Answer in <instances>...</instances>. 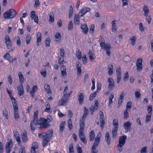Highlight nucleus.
I'll list each match as a JSON object with an SVG mask.
<instances>
[{
  "instance_id": "50",
  "label": "nucleus",
  "mask_w": 153,
  "mask_h": 153,
  "mask_svg": "<svg viewBox=\"0 0 153 153\" xmlns=\"http://www.w3.org/2000/svg\"><path fill=\"white\" fill-rule=\"evenodd\" d=\"M98 146H96V145H93L91 149L92 153H97L98 151L96 149V148Z\"/></svg>"
},
{
  "instance_id": "26",
  "label": "nucleus",
  "mask_w": 153,
  "mask_h": 153,
  "mask_svg": "<svg viewBox=\"0 0 153 153\" xmlns=\"http://www.w3.org/2000/svg\"><path fill=\"white\" fill-rule=\"evenodd\" d=\"M21 136L23 141L24 143L27 142L28 138L27 137V132L25 131H24L22 133Z\"/></svg>"
},
{
  "instance_id": "4",
  "label": "nucleus",
  "mask_w": 153,
  "mask_h": 153,
  "mask_svg": "<svg viewBox=\"0 0 153 153\" xmlns=\"http://www.w3.org/2000/svg\"><path fill=\"white\" fill-rule=\"evenodd\" d=\"M16 11L13 9H11L5 12L3 14L4 18L5 19H8L14 18L16 15Z\"/></svg>"
},
{
  "instance_id": "24",
  "label": "nucleus",
  "mask_w": 153,
  "mask_h": 153,
  "mask_svg": "<svg viewBox=\"0 0 153 153\" xmlns=\"http://www.w3.org/2000/svg\"><path fill=\"white\" fill-rule=\"evenodd\" d=\"M4 59L7 60L9 62H13V58L8 53L5 54L4 56Z\"/></svg>"
},
{
  "instance_id": "5",
  "label": "nucleus",
  "mask_w": 153,
  "mask_h": 153,
  "mask_svg": "<svg viewBox=\"0 0 153 153\" xmlns=\"http://www.w3.org/2000/svg\"><path fill=\"white\" fill-rule=\"evenodd\" d=\"M47 119L41 118L40 120H37L34 123V125H40L41 127L46 128L49 127V124L47 122Z\"/></svg>"
},
{
  "instance_id": "37",
  "label": "nucleus",
  "mask_w": 153,
  "mask_h": 153,
  "mask_svg": "<svg viewBox=\"0 0 153 153\" xmlns=\"http://www.w3.org/2000/svg\"><path fill=\"white\" fill-rule=\"evenodd\" d=\"M88 55L89 60L91 62H92L94 59V58L93 57V52L92 51H89Z\"/></svg>"
},
{
  "instance_id": "29",
  "label": "nucleus",
  "mask_w": 153,
  "mask_h": 153,
  "mask_svg": "<svg viewBox=\"0 0 153 153\" xmlns=\"http://www.w3.org/2000/svg\"><path fill=\"white\" fill-rule=\"evenodd\" d=\"M14 115V118L16 120L19 118V114L18 111V108L13 109Z\"/></svg>"
},
{
  "instance_id": "2",
  "label": "nucleus",
  "mask_w": 153,
  "mask_h": 153,
  "mask_svg": "<svg viewBox=\"0 0 153 153\" xmlns=\"http://www.w3.org/2000/svg\"><path fill=\"white\" fill-rule=\"evenodd\" d=\"M68 91V87L67 86L65 87L64 90V95L59 101V105H65L68 102V98L72 93V91H70L69 93H67Z\"/></svg>"
},
{
  "instance_id": "41",
  "label": "nucleus",
  "mask_w": 153,
  "mask_h": 153,
  "mask_svg": "<svg viewBox=\"0 0 153 153\" xmlns=\"http://www.w3.org/2000/svg\"><path fill=\"white\" fill-rule=\"evenodd\" d=\"M46 108L45 109V111L48 112H50V105L49 102H47L45 104Z\"/></svg>"
},
{
  "instance_id": "31",
  "label": "nucleus",
  "mask_w": 153,
  "mask_h": 153,
  "mask_svg": "<svg viewBox=\"0 0 153 153\" xmlns=\"http://www.w3.org/2000/svg\"><path fill=\"white\" fill-rule=\"evenodd\" d=\"M14 136L16 138V140L18 142H20L21 141L20 137L19 134L16 131H14Z\"/></svg>"
},
{
  "instance_id": "35",
  "label": "nucleus",
  "mask_w": 153,
  "mask_h": 153,
  "mask_svg": "<svg viewBox=\"0 0 153 153\" xmlns=\"http://www.w3.org/2000/svg\"><path fill=\"white\" fill-rule=\"evenodd\" d=\"M37 88L36 85H34L31 90L30 91V94L32 97H34V93L37 91Z\"/></svg>"
},
{
  "instance_id": "33",
  "label": "nucleus",
  "mask_w": 153,
  "mask_h": 153,
  "mask_svg": "<svg viewBox=\"0 0 153 153\" xmlns=\"http://www.w3.org/2000/svg\"><path fill=\"white\" fill-rule=\"evenodd\" d=\"M105 138L108 145H109L110 143V137L108 132H107L105 135Z\"/></svg>"
},
{
  "instance_id": "7",
  "label": "nucleus",
  "mask_w": 153,
  "mask_h": 153,
  "mask_svg": "<svg viewBox=\"0 0 153 153\" xmlns=\"http://www.w3.org/2000/svg\"><path fill=\"white\" fill-rule=\"evenodd\" d=\"M143 60L142 58H138L136 63L137 70L138 71H140L143 70Z\"/></svg>"
},
{
  "instance_id": "1",
  "label": "nucleus",
  "mask_w": 153,
  "mask_h": 153,
  "mask_svg": "<svg viewBox=\"0 0 153 153\" xmlns=\"http://www.w3.org/2000/svg\"><path fill=\"white\" fill-rule=\"evenodd\" d=\"M53 133L52 130H49L46 133H43L39 134V137L43 139V146L44 147L47 145L50 138L52 136Z\"/></svg>"
},
{
  "instance_id": "62",
  "label": "nucleus",
  "mask_w": 153,
  "mask_h": 153,
  "mask_svg": "<svg viewBox=\"0 0 153 153\" xmlns=\"http://www.w3.org/2000/svg\"><path fill=\"white\" fill-rule=\"evenodd\" d=\"M97 95L96 92H95L93 93H91L89 97V100H92L94 99V97L96 96Z\"/></svg>"
},
{
  "instance_id": "22",
  "label": "nucleus",
  "mask_w": 153,
  "mask_h": 153,
  "mask_svg": "<svg viewBox=\"0 0 153 153\" xmlns=\"http://www.w3.org/2000/svg\"><path fill=\"white\" fill-rule=\"evenodd\" d=\"M18 91L20 96L23 95L24 94V90L22 84H20L17 88Z\"/></svg>"
},
{
  "instance_id": "56",
  "label": "nucleus",
  "mask_w": 153,
  "mask_h": 153,
  "mask_svg": "<svg viewBox=\"0 0 153 153\" xmlns=\"http://www.w3.org/2000/svg\"><path fill=\"white\" fill-rule=\"evenodd\" d=\"M128 111L126 110H125L124 111L123 117L125 119H127L129 117Z\"/></svg>"
},
{
  "instance_id": "52",
  "label": "nucleus",
  "mask_w": 153,
  "mask_h": 153,
  "mask_svg": "<svg viewBox=\"0 0 153 153\" xmlns=\"http://www.w3.org/2000/svg\"><path fill=\"white\" fill-rule=\"evenodd\" d=\"M88 109L85 107L84 110V114L82 116V118L85 119L88 114Z\"/></svg>"
},
{
  "instance_id": "17",
  "label": "nucleus",
  "mask_w": 153,
  "mask_h": 153,
  "mask_svg": "<svg viewBox=\"0 0 153 153\" xmlns=\"http://www.w3.org/2000/svg\"><path fill=\"white\" fill-rule=\"evenodd\" d=\"M85 119L82 118L81 120H80L79 122L80 129L79 131H84L85 128Z\"/></svg>"
},
{
  "instance_id": "21",
  "label": "nucleus",
  "mask_w": 153,
  "mask_h": 153,
  "mask_svg": "<svg viewBox=\"0 0 153 153\" xmlns=\"http://www.w3.org/2000/svg\"><path fill=\"white\" fill-rule=\"evenodd\" d=\"M131 124V122L129 121H127L124 123V127L125 129L127 131H129L130 129Z\"/></svg>"
},
{
  "instance_id": "63",
  "label": "nucleus",
  "mask_w": 153,
  "mask_h": 153,
  "mask_svg": "<svg viewBox=\"0 0 153 153\" xmlns=\"http://www.w3.org/2000/svg\"><path fill=\"white\" fill-rule=\"evenodd\" d=\"M73 13V9L72 7V6H70V10L69 13V17L70 18L72 16Z\"/></svg>"
},
{
  "instance_id": "44",
  "label": "nucleus",
  "mask_w": 153,
  "mask_h": 153,
  "mask_svg": "<svg viewBox=\"0 0 153 153\" xmlns=\"http://www.w3.org/2000/svg\"><path fill=\"white\" fill-rule=\"evenodd\" d=\"M49 21L50 23H52L54 22V15L52 12L50 13L49 14Z\"/></svg>"
},
{
  "instance_id": "11",
  "label": "nucleus",
  "mask_w": 153,
  "mask_h": 153,
  "mask_svg": "<svg viewBox=\"0 0 153 153\" xmlns=\"http://www.w3.org/2000/svg\"><path fill=\"white\" fill-rule=\"evenodd\" d=\"M127 137L126 135H124L119 137L118 145H119V146L120 147L123 146L126 143V140L127 138Z\"/></svg>"
},
{
  "instance_id": "9",
  "label": "nucleus",
  "mask_w": 153,
  "mask_h": 153,
  "mask_svg": "<svg viewBox=\"0 0 153 153\" xmlns=\"http://www.w3.org/2000/svg\"><path fill=\"white\" fill-rule=\"evenodd\" d=\"M108 89L110 90H112L115 88V85L114 81L112 78H109L108 79Z\"/></svg>"
},
{
  "instance_id": "46",
  "label": "nucleus",
  "mask_w": 153,
  "mask_h": 153,
  "mask_svg": "<svg viewBox=\"0 0 153 153\" xmlns=\"http://www.w3.org/2000/svg\"><path fill=\"white\" fill-rule=\"evenodd\" d=\"M118 129L116 128H113L112 130V137L113 138H115L116 137L117 135V131Z\"/></svg>"
},
{
  "instance_id": "51",
  "label": "nucleus",
  "mask_w": 153,
  "mask_h": 153,
  "mask_svg": "<svg viewBox=\"0 0 153 153\" xmlns=\"http://www.w3.org/2000/svg\"><path fill=\"white\" fill-rule=\"evenodd\" d=\"M73 26L72 21H69L68 24V29L69 30H71L73 29Z\"/></svg>"
},
{
  "instance_id": "23",
  "label": "nucleus",
  "mask_w": 153,
  "mask_h": 153,
  "mask_svg": "<svg viewBox=\"0 0 153 153\" xmlns=\"http://www.w3.org/2000/svg\"><path fill=\"white\" fill-rule=\"evenodd\" d=\"M143 10L144 12V15L147 16L149 12V9L148 7L146 5H144L142 7Z\"/></svg>"
},
{
  "instance_id": "25",
  "label": "nucleus",
  "mask_w": 153,
  "mask_h": 153,
  "mask_svg": "<svg viewBox=\"0 0 153 153\" xmlns=\"http://www.w3.org/2000/svg\"><path fill=\"white\" fill-rule=\"evenodd\" d=\"M55 41L57 43L59 42L61 39V36L60 34L59 33H56L55 35Z\"/></svg>"
},
{
  "instance_id": "8",
  "label": "nucleus",
  "mask_w": 153,
  "mask_h": 153,
  "mask_svg": "<svg viewBox=\"0 0 153 153\" xmlns=\"http://www.w3.org/2000/svg\"><path fill=\"white\" fill-rule=\"evenodd\" d=\"M38 111H36L34 112L33 115V119L30 122V127L32 131H33L35 130V128L33 126H34V123L35 120L38 118Z\"/></svg>"
},
{
  "instance_id": "58",
  "label": "nucleus",
  "mask_w": 153,
  "mask_h": 153,
  "mask_svg": "<svg viewBox=\"0 0 153 153\" xmlns=\"http://www.w3.org/2000/svg\"><path fill=\"white\" fill-rule=\"evenodd\" d=\"M76 56L79 59H81V53L79 50L77 51L76 53Z\"/></svg>"
},
{
  "instance_id": "64",
  "label": "nucleus",
  "mask_w": 153,
  "mask_h": 153,
  "mask_svg": "<svg viewBox=\"0 0 153 153\" xmlns=\"http://www.w3.org/2000/svg\"><path fill=\"white\" fill-rule=\"evenodd\" d=\"M19 153H25V147L24 146H22L19 150Z\"/></svg>"
},
{
  "instance_id": "6",
  "label": "nucleus",
  "mask_w": 153,
  "mask_h": 153,
  "mask_svg": "<svg viewBox=\"0 0 153 153\" xmlns=\"http://www.w3.org/2000/svg\"><path fill=\"white\" fill-rule=\"evenodd\" d=\"M5 41L7 49L10 51L14 50V49L11 48L12 45V42L10 40V37L8 36H6L5 37Z\"/></svg>"
},
{
  "instance_id": "3",
  "label": "nucleus",
  "mask_w": 153,
  "mask_h": 153,
  "mask_svg": "<svg viewBox=\"0 0 153 153\" xmlns=\"http://www.w3.org/2000/svg\"><path fill=\"white\" fill-rule=\"evenodd\" d=\"M99 42L100 44V46L102 48L105 50L107 55L108 56H110L111 55V45L109 43L105 44V40L104 38L102 37H101V38L100 39Z\"/></svg>"
},
{
  "instance_id": "27",
  "label": "nucleus",
  "mask_w": 153,
  "mask_h": 153,
  "mask_svg": "<svg viewBox=\"0 0 153 153\" xmlns=\"http://www.w3.org/2000/svg\"><path fill=\"white\" fill-rule=\"evenodd\" d=\"M108 74L110 75H112L113 73V66L112 64H110L108 67Z\"/></svg>"
},
{
  "instance_id": "15",
  "label": "nucleus",
  "mask_w": 153,
  "mask_h": 153,
  "mask_svg": "<svg viewBox=\"0 0 153 153\" xmlns=\"http://www.w3.org/2000/svg\"><path fill=\"white\" fill-rule=\"evenodd\" d=\"M38 146V144L36 142H34L32 144V147L31 149V153H36V149H37Z\"/></svg>"
},
{
  "instance_id": "19",
  "label": "nucleus",
  "mask_w": 153,
  "mask_h": 153,
  "mask_svg": "<svg viewBox=\"0 0 153 153\" xmlns=\"http://www.w3.org/2000/svg\"><path fill=\"white\" fill-rule=\"evenodd\" d=\"M81 29L84 34H87L88 30V29L86 24L81 25Z\"/></svg>"
},
{
  "instance_id": "53",
  "label": "nucleus",
  "mask_w": 153,
  "mask_h": 153,
  "mask_svg": "<svg viewBox=\"0 0 153 153\" xmlns=\"http://www.w3.org/2000/svg\"><path fill=\"white\" fill-rule=\"evenodd\" d=\"M51 42V40L50 38H48L46 39L45 42V46L46 47H48L50 46Z\"/></svg>"
},
{
  "instance_id": "18",
  "label": "nucleus",
  "mask_w": 153,
  "mask_h": 153,
  "mask_svg": "<svg viewBox=\"0 0 153 153\" xmlns=\"http://www.w3.org/2000/svg\"><path fill=\"white\" fill-rule=\"evenodd\" d=\"M79 136L82 141L84 143H87V141L85 139V136L84 134V131H79Z\"/></svg>"
},
{
  "instance_id": "38",
  "label": "nucleus",
  "mask_w": 153,
  "mask_h": 153,
  "mask_svg": "<svg viewBox=\"0 0 153 153\" xmlns=\"http://www.w3.org/2000/svg\"><path fill=\"white\" fill-rule=\"evenodd\" d=\"M111 30L113 32H115L116 31V23L115 20L112 21L111 22Z\"/></svg>"
},
{
  "instance_id": "47",
  "label": "nucleus",
  "mask_w": 153,
  "mask_h": 153,
  "mask_svg": "<svg viewBox=\"0 0 153 153\" xmlns=\"http://www.w3.org/2000/svg\"><path fill=\"white\" fill-rule=\"evenodd\" d=\"M113 124L114 126L113 128H116L118 129V120L117 119H114L113 121Z\"/></svg>"
},
{
  "instance_id": "54",
  "label": "nucleus",
  "mask_w": 153,
  "mask_h": 153,
  "mask_svg": "<svg viewBox=\"0 0 153 153\" xmlns=\"http://www.w3.org/2000/svg\"><path fill=\"white\" fill-rule=\"evenodd\" d=\"M40 73L42 76L44 77L46 76V70L45 69H42L40 71Z\"/></svg>"
},
{
  "instance_id": "12",
  "label": "nucleus",
  "mask_w": 153,
  "mask_h": 153,
  "mask_svg": "<svg viewBox=\"0 0 153 153\" xmlns=\"http://www.w3.org/2000/svg\"><path fill=\"white\" fill-rule=\"evenodd\" d=\"M95 103L94 106H91L90 109V111L91 114H92L93 112L98 109V102L97 100H95Z\"/></svg>"
},
{
  "instance_id": "39",
  "label": "nucleus",
  "mask_w": 153,
  "mask_h": 153,
  "mask_svg": "<svg viewBox=\"0 0 153 153\" xmlns=\"http://www.w3.org/2000/svg\"><path fill=\"white\" fill-rule=\"evenodd\" d=\"M90 140V141H93L95 137V135L93 131H91L89 134Z\"/></svg>"
},
{
  "instance_id": "45",
  "label": "nucleus",
  "mask_w": 153,
  "mask_h": 153,
  "mask_svg": "<svg viewBox=\"0 0 153 153\" xmlns=\"http://www.w3.org/2000/svg\"><path fill=\"white\" fill-rule=\"evenodd\" d=\"M130 40L131 41V43L133 45L135 44V42L136 40V36H134L131 37L130 38Z\"/></svg>"
},
{
  "instance_id": "28",
  "label": "nucleus",
  "mask_w": 153,
  "mask_h": 153,
  "mask_svg": "<svg viewBox=\"0 0 153 153\" xmlns=\"http://www.w3.org/2000/svg\"><path fill=\"white\" fill-rule=\"evenodd\" d=\"M80 17L78 15H75L74 19V22L75 25H79L80 24L79 17Z\"/></svg>"
},
{
  "instance_id": "60",
  "label": "nucleus",
  "mask_w": 153,
  "mask_h": 153,
  "mask_svg": "<svg viewBox=\"0 0 153 153\" xmlns=\"http://www.w3.org/2000/svg\"><path fill=\"white\" fill-rule=\"evenodd\" d=\"M95 28V25L94 24H92L91 25V27L89 30V33H93L94 32Z\"/></svg>"
},
{
  "instance_id": "32",
  "label": "nucleus",
  "mask_w": 153,
  "mask_h": 153,
  "mask_svg": "<svg viewBox=\"0 0 153 153\" xmlns=\"http://www.w3.org/2000/svg\"><path fill=\"white\" fill-rule=\"evenodd\" d=\"M13 109L18 108L17 102L15 99L14 97L11 98Z\"/></svg>"
},
{
  "instance_id": "49",
  "label": "nucleus",
  "mask_w": 153,
  "mask_h": 153,
  "mask_svg": "<svg viewBox=\"0 0 153 153\" xmlns=\"http://www.w3.org/2000/svg\"><path fill=\"white\" fill-rule=\"evenodd\" d=\"M31 39V37L30 35L29 34H27L25 38L27 44H28L30 43Z\"/></svg>"
},
{
  "instance_id": "59",
  "label": "nucleus",
  "mask_w": 153,
  "mask_h": 153,
  "mask_svg": "<svg viewBox=\"0 0 153 153\" xmlns=\"http://www.w3.org/2000/svg\"><path fill=\"white\" fill-rule=\"evenodd\" d=\"M116 75H121V68L120 67H117L116 68Z\"/></svg>"
},
{
  "instance_id": "42",
  "label": "nucleus",
  "mask_w": 153,
  "mask_h": 153,
  "mask_svg": "<svg viewBox=\"0 0 153 153\" xmlns=\"http://www.w3.org/2000/svg\"><path fill=\"white\" fill-rule=\"evenodd\" d=\"M132 103L131 101H128L126 105V108L125 110L128 111H130V109L131 108Z\"/></svg>"
},
{
  "instance_id": "61",
  "label": "nucleus",
  "mask_w": 153,
  "mask_h": 153,
  "mask_svg": "<svg viewBox=\"0 0 153 153\" xmlns=\"http://www.w3.org/2000/svg\"><path fill=\"white\" fill-rule=\"evenodd\" d=\"M152 114H147L146 115V123H148L150 120L151 118V116Z\"/></svg>"
},
{
  "instance_id": "30",
  "label": "nucleus",
  "mask_w": 153,
  "mask_h": 153,
  "mask_svg": "<svg viewBox=\"0 0 153 153\" xmlns=\"http://www.w3.org/2000/svg\"><path fill=\"white\" fill-rule=\"evenodd\" d=\"M18 76L19 79V82L21 84H22L24 82V78L23 75L21 72H19L18 73Z\"/></svg>"
},
{
  "instance_id": "43",
  "label": "nucleus",
  "mask_w": 153,
  "mask_h": 153,
  "mask_svg": "<svg viewBox=\"0 0 153 153\" xmlns=\"http://www.w3.org/2000/svg\"><path fill=\"white\" fill-rule=\"evenodd\" d=\"M61 70L62 76H63L66 75L67 73L66 71V68L65 66H62L61 68Z\"/></svg>"
},
{
  "instance_id": "55",
  "label": "nucleus",
  "mask_w": 153,
  "mask_h": 153,
  "mask_svg": "<svg viewBox=\"0 0 153 153\" xmlns=\"http://www.w3.org/2000/svg\"><path fill=\"white\" fill-rule=\"evenodd\" d=\"M68 123L69 129L70 130H71L73 128V126L72 124V122L70 119L68 120Z\"/></svg>"
},
{
  "instance_id": "14",
  "label": "nucleus",
  "mask_w": 153,
  "mask_h": 153,
  "mask_svg": "<svg viewBox=\"0 0 153 153\" xmlns=\"http://www.w3.org/2000/svg\"><path fill=\"white\" fill-rule=\"evenodd\" d=\"M100 126L102 128L104 127V118L103 113L102 111H100Z\"/></svg>"
},
{
  "instance_id": "34",
  "label": "nucleus",
  "mask_w": 153,
  "mask_h": 153,
  "mask_svg": "<svg viewBox=\"0 0 153 153\" xmlns=\"http://www.w3.org/2000/svg\"><path fill=\"white\" fill-rule=\"evenodd\" d=\"M114 98V94L113 93H112L110 95L109 100V103L108 104V106L109 107H111V104L113 103L112 100Z\"/></svg>"
},
{
  "instance_id": "48",
  "label": "nucleus",
  "mask_w": 153,
  "mask_h": 153,
  "mask_svg": "<svg viewBox=\"0 0 153 153\" xmlns=\"http://www.w3.org/2000/svg\"><path fill=\"white\" fill-rule=\"evenodd\" d=\"M58 62L59 64L61 65L63 63V62L65 63V62L64 61V57H58Z\"/></svg>"
},
{
  "instance_id": "36",
  "label": "nucleus",
  "mask_w": 153,
  "mask_h": 153,
  "mask_svg": "<svg viewBox=\"0 0 153 153\" xmlns=\"http://www.w3.org/2000/svg\"><path fill=\"white\" fill-rule=\"evenodd\" d=\"M41 35L42 34L41 33L39 32L37 33L36 37L37 41V45L38 46L39 45V42H41Z\"/></svg>"
},
{
  "instance_id": "40",
  "label": "nucleus",
  "mask_w": 153,
  "mask_h": 153,
  "mask_svg": "<svg viewBox=\"0 0 153 153\" xmlns=\"http://www.w3.org/2000/svg\"><path fill=\"white\" fill-rule=\"evenodd\" d=\"M44 88L46 91L48 93H51V92L50 87L49 85L47 84H45L44 86Z\"/></svg>"
},
{
  "instance_id": "57",
  "label": "nucleus",
  "mask_w": 153,
  "mask_h": 153,
  "mask_svg": "<svg viewBox=\"0 0 153 153\" xmlns=\"http://www.w3.org/2000/svg\"><path fill=\"white\" fill-rule=\"evenodd\" d=\"M82 61L84 64H86L87 63V59L86 55H84L82 57Z\"/></svg>"
},
{
  "instance_id": "20",
  "label": "nucleus",
  "mask_w": 153,
  "mask_h": 153,
  "mask_svg": "<svg viewBox=\"0 0 153 153\" xmlns=\"http://www.w3.org/2000/svg\"><path fill=\"white\" fill-rule=\"evenodd\" d=\"M101 132H100L98 134L96 137L95 139V141L93 144L96 145V146H98L100 141V140L101 137Z\"/></svg>"
},
{
  "instance_id": "10",
  "label": "nucleus",
  "mask_w": 153,
  "mask_h": 153,
  "mask_svg": "<svg viewBox=\"0 0 153 153\" xmlns=\"http://www.w3.org/2000/svg\"><path fill=\"white\" fill-rule=\"evenodd\" d=\"M12 145L13 143L12 140L11 139L9 140L6 143L5 147L7 153H10Z\"/></svg>"
},
{
  "instance_id": "16",
  "label": "nucleus",
  "mask_w": 153,
  "mask_h": 153,
  "mask_svg": "<svg viewBox=\"0 0 153 153\" xmlns=\"http://www.w3.org/2000/svg\"><path fill=\"white\" fill-rule=\"evenodd\" d=\"M84 96L82 93H80L78 94V100L79 104L80 105H82L84 103Z\"/></svg>"
},
{
  "instance_id": "13",
  "label": "nucleus",
  "mask_w": 153,
  "mask_h": 153,
  "mask_svg": "<svg viewBox=\"0 0 153 153\" xmlns=\"http://www.w3.org/2000/svg\"><path fill=\"white\" fill-rule=\"evenodd\" d=\"M91 10V9L89 7H85L82 9L78 13L79 16L80 17L82 16L87 13L89 12Z\"/></svg>"
}]
</instances>
